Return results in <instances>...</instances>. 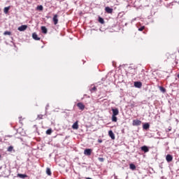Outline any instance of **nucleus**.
Returning <instances> with one entry per match:
<instances>
[{"label":"nucleus","mask_w":179,"mask_h":179,"mask_svg":"<svg viewBox=\"0 0 179 179\" xmlns=\"http://www.w3.org/2000/svg\"><path fill=\"white\" fill-rule=\"evenodd\" d=\"M108 135H109L110 138H111V139H113V140L115 139V135L113 132V130H110L108 131Z\"/></svg>","instance_id":"nucleus-7"},{"label":"nucleus","mask_w":179,"mask_h":179,"mask_svg":"<svg viewBox=\"0 0 179 179\" xmlns=\"http://www.w3.org/2000/svg\"><path fill=\"white\" fill-rule=\"evenodd\" d=\"M37 119L38 120H43V115H38Z\"/></svg>","instance_id":"nucleus-29"},{"label":"nucleus","mask_w":179,"mask_h":179,"mask_svg":"<svg viewBox=\"0 0 179 179\" xmlns=\"http://www.w3.org/2000/svg\"><path fill=\"white\" fill-rule=\"evenodd\" d=\"M166 160L168 162V163H170V162H173V156L171 155H167L166 157Z\"/></svg>","instance_id":"nucleus-9"},{"label":"nucleus","mask_w":179,"mask_h":179,"mask_svg":"<svg viewBox=\"0 0 179 179\" xmlns=\"http://www.w3.org/2000/svg\"><path fill=\"white\" fill-rule=\"evenodd\" d=\"M112 121L113 122H117V121H118V119L117 118V115H112Z\"/></svg>","instance_id":"nucleus-18"},{"label":"nucleus","mask_w":179,"mask_h":179,"mask_svg":"<svg viewBox=\"0 0 179 179\" xmlns=\"http://www.w3.org/2000/svg\"><path fill=\"white\" fill-rule=\"evenodd\" d=\"M26 29H27V25H22L18 27V30L20 31H24V30H26Z\"/></svg>","instance_id":"nucleus-10"},{"label":"nucleus","mask_w":179,"mask_h":179,"mask_svg":"<svg viewBox=\"0 0 179 179\" xmlns=\"http://www.w3.org/2000/svg\"><path fill=\"white\" fill-rule=\"evenodd\" d=\"M0 157H1V155H0Z\"/></svg>","instance_id":"nucleus-34"},{"label":"nucleus","mask_w":179,"mask_h":179,"mask_svg":"<svg viewBox=\"0 0 179 179\" xmlns=\"http://www.w3.org/2000/svg\"><path fill=\"white\" fill-rule=\"evenodd\" d=\"M113 8H110L109 6H107L105 8V11L106 12V13H113Z\"/></svg>","instance_id":"nucleus-11"},{"label":"nucleus","mask_w":179,"mask_h":179,"mask_svg":"<svg viewBox=\"0 0 179 179\" xmlns=\"http://www.w3.org/2000/svg\"><path fill=\"white\" fill-rule=\"evenodd\" d=\"M51 134H52V129H48L46 131V134H47V135H51Z\"/></svg>","instance_id":"nucleus-23"},{"label":"nucleus","mask_w":179,"mask_h":179,"mask_svg":"<svg viewBox=\"0 0 179 179\" xmlns=\"http://www.w3.org/2000/svg\"><path fill=\"white\" fill-rule=\"evenodd\" d=\"M159 90H161V92H162L163 93H166V90L163 87H159Z\"/></svg>","instance_id":"nucleus-26"},{"label":"nucleus","mask_w":179,"mask_h":179,"mask_svg":"<svg viewBox=\"0 0 179 179\" xmlns=\"http://www.w3.org/2000/svg\"><path fill=\"white\" fill-rule=\"evenodd\" d=\"M77 107H78L79 110H81V111H83V110H85V105L82 102L78 103Z\"/></svg>","instance_id":"nucleus-2"},{"label":"nucleus","mask_w":179,"mask_h":179,"mask_svg":"<svg viewBox=\"0 0 179 179\" xmlns=\"http://www.w3.org/2000/svg\"><path fill=\"white\" fill-rule=\"evenodd\" d=\"M17 177H20V178H27V175L26 174H22V173H18Z\"/></svg>","instance_id":"nucleus-16"},{"label":"nucleus","mask_w":179,"mask_h":179,"mask_svg":"<svg viewBox=\"0 0 179 179\" xmlns=\"http://www.w3.org/2000/svg\"><path fill=\"white\" fill-rule=\"evenodd\" d=\"M141 149L143 152H144V153H148V152H149V148H148L146 145L142 146Z\"/></svg>","instance_id":"nucleus-8"},{"label":"nucleus","mask_w":179,"mask_h":179,"mask_svg":"<svg viewBox=\"0 0 179 179\" xmlns=\"http://www.w3.org/2000/svg\"><path fill=\"white\" fill-rule=\"evenodd\" d=\"M52 22H54V24H58V15L55 14L53 16Z\"/></svg>","instance_id":"nucleus-4"},{"label":"nucleus","mask_w":179,"mask_h":179,"mask_svg":"<svg viewBox=\"0 0 179 179\" xmlns=\"http://www.w3.org/2000/svg\"><path fill=\"white\" fill-rule=\"evenodd\" d=\"M129 168L131 169V170H136V166H135V164H129Z\"/></svg>","instance_id":"nucleus-17"},{"label":"nucleus","mask_w":179,"mask_h":179,"mask_svg":"<svg viewBox=\"0 0 179 179\" xmlns=\"http://www.w3.org/2000/svg\"><path fill=\"white\" fill-rule=\"evenodd\" d=\"M10 34H12V33L10 31H6L3 33L4 36H10Z\"/></svg>","instance_id":"nucleus-25"},{"label":"nucleus","mask_w":179,"mask_h":179,"mask_svg":"<svg viewBox=\"0 0 179 179\" xmlns=\"http://www.w3.org/2000/svg\"><path fill=\"white\" fill-rule=\"evenodd\" d=\"M9 9H10V6L5 7L4 9H3L4 13H6V14L8 13Z\"/></svg>","instance_id":"nucleus-19"},{"label":"nucleus","mask_w":179,"mask_h":179,"mask_svg":"<svg viewBox=\"0 0 179 179\" xmlns=\"http://www.w3.org/2000/svg\"><path fill=\"white\" fill-rule=\"evenodd\" d=\"M20 118V122H22V117H19Z\"/></svg>","instance_id":"nucleus-33"},{"label":"nucleus","mask_w":179,"mask_h":179,"mask_svg":"<svg viewBox=\"0 0 179 179\" xmlns=\"http://www.w3.org/2000/svg\"><path fill=\"white\" fill-rule=\"evenodd\" d=\"M98 142H99V143H101L103 142V140L99 139V140H98Z\"/></svg>","instance_id":"nucleus-31"},{"label":"nucleus","mask_w":179,"mask_h":179,"mask_svg":"<svg viewBox=\"0 0 179 179\" xmlns=\"http://www.w3.org/2000/svg\"><path fill=\"white\" fill-rule=\"evenodd\" d=\"M32 38H34V40H36L37 41H40V38L38 37V36H37V34L36 33L32 34Z\"/></svg>","instance_id":"nucleus-13"},{"label":"nucleus","mask_w":179,"mask_h":179,"mask_svg":"<svg viewBox=\"0 0 179 179\" xmlns=\"http://www.w3.org/2000/svg\"><path fill=\"white\" fill-rule=\"evenodd\" d=\"M113 115H118L120 114V110L118 108H112Z\"/></svg>","instance_id":"nucleus-6"},{"label":"nucleus","mask_w":179,"mask_h":179,"mask_svg":"<svg viewBox=\"0 0 179 179\" xmlns=\"http://www.w3.org/2000/svg\"><path fill=\"white\" fill-rule=\"evenodd\" d=\"M13 150V146L10 145L8 148V152H12Z\"/></svg>","instance_id":"nucleus-27"},{"label":"nucleus","mask_w":179,"mask_h":179,"mask_svg":"<svg viewBox=\"0 0 179 179\" xmlns=\"http://www.w3.org/2000/svg\"><path fill=\"white\" fill-rule=\"evenodd\" d=\"M46 174H48V176H51V174H52L51 169H50V168L46 169Z\"/></svg>","instance_id":"nucleus-21"},{"label":"nucleus","mask_w":179,"mask_h":179,"mask_svg":"<svg viewBox=\"0 0 179 179\" xmlns=\"http://www.w3.org/2000/svg\"><path fill=\"white\" fill-rule=\"evenodd\" d=\"M99 23H101V24H104V19L101 17H99Z\"/></svg>","instance_id":"nucleus-24"},{"label":"nucleus","mask_w":179,"mask_h":179,"mask_svg":"<svg viewBox=\"0 0 179 179\" xmlns=\"http://www.w3.org/2000/svg\"><path fill=\"white\" fill-rule=\"evenodd\" d=\"M170 131H171V129H168L166 130V132H170Z\"/></svg>","instance_id":"nucleus-32"},{"label":"nucleus","mask_w":179,"mask_h":179,"mask_svg":"<svg viewBox=\"0 0 179 179\" xmlns=\"http://www.w3.org/2000/svg\"><path fill=\"white\" fill-rule=\"evenodd\" d=\"M143 30H145V26H143L138 29L139 31H143Z\"/></svg>","instance_id":"nucleus-28"},{"label":"nucleus","mask_w":179,"mask_h":179,"mask_svg":"<svg viewBox=\"0 0 179 179\" xmlns=\"http://www.w3.org/2000/svg\"><path fill=\"white\" fill-rule=\"evenodd\" d=\"M44 10V7H43L42 5L38 6L36 7V10H41V11H42V10Z\"/></svg>","instance_id":"nucleus-20"},{"label":"nucleus","mask_w":179,"mask_h":179,"mask_svg":"<svg viewBox=\"0 0 179 179\" xmlns=\"http://www.w3.org/2000/svg\"><path fill=\"white\" fill-rule=\"evenodd\" d=\"M41 29L42 33H43V34H47V33H48L47 27L43 26L41 27Z\"/></svg>","instance_id":"nucleus-14"},{"label":"nucleus","mask_w":179,"mask_h":179,"mask_svg":"<svg viewBox=\"0 0 179 179\" xmlns=\"http://www.w3.org/2000/svg\"><path fill=\"white\" fill-rule=\"evenodd\" d=\"M73 129H79V121H76L72 125Z\"/></svg>","instance_id":"nucleus-5"},{"label":"nucleus","mask_w":179,"mask_h":179,"mask_svg":"<svg viewBox=\"0 0 179 179\" xmlns=\"http://www.w3.org/2000/svg\"><path fill=\"white\" fill-rule=\"evenodd\" d=\"M84 155H85V156H90L92 155V149H85L84 150Z\"/></svg>","instance_id":"nucleus-3"},{"label":"nucleus","mask_w":179,"mask_h":179,"mask_svg":"<svg viewBox=\"0 0 179 179\" xmlns=\"http://www.w3.org/2000/svg\"><path fill=\"white\" fill-rule=\"evenodd\" d=\"M134 86H135V87H138V89H141V87H142V83L138 82V81L135 82Z\"/></svg>","instance_id":"nucleus-12"},{"label":"nucleus","mask_w":179,"mask_h":179,"mask_svg":"<svg viewBox=\"0 0 179 179\" xmlns=\"http://www.w3.org/2000/svg\"><path fill=\"white\" fill-rule=\"evenodd\" d=\"M97 91V88L95 86H91L90 88V92H96Z\"/></svg>","instance_id":"nucleus-22"},{"label":"nucleus","mask_w":179,"mask_h":179,"mask_svg":"<svg viewBox=\"0 0 179 179\" xmlns=\"http://www.w3.org/2000/svg\"><path fill=\"white\" fill-rule=\"evenodd\" d=\"M142 124V122L139 120H133V125L134 127H138Z\"/></svg>","instance_id":"nucleus-1"},{"label":"nucleus","mask_w":179,"mask_h":179,"mask_svg":"<svg viewBox=\"0 0 179 179\" xmlns=\"http://www.w3.org/2000/svg\"><path fill=\"white\" fill-rule=\"evenodd\" d=\"M150 127V124H149V123H145L143 125V129H149Z\"/></svg>","instance_id":"nucleus-15"},{"label":"nucleus","mask_w":179,"mask_h":179,"mask_svg":"<svg viewBox=\"0 0 179 179\" xmlns=\"http://www.w3.org/2000/svg\"><path fill=\"white\" fill-rule=\"evenodd\" d=\"M98 159L101 162H104V158L103 157H99Z\"/></svg>","instance_id":"nucleus-30"}]
</instances>
